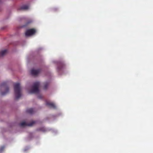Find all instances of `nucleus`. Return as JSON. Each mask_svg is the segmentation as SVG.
<instances>
[{
  "mask_svg": "<svg viewBox=\"0 0 153 153\" xmlns=\"http://www.w3.org/2000/svg\"><path fill=\"white\" fill-rule=\"evenodd\" d=\"M5 147L4 146H2L0 148V152H2L4 149Z\"/></svg>",
  "mask_w": 153,
  "mask_h": 153,
  "instance_id": "13",
  "label": "nucleus"
},
{
  "mask_svg": "<svg viewBox=\"0 0 153 153\" xmlns=\"http://www.w3.org/2000/svg\"><path fill=\"white\" fill-rule=\"evenodd\" d=\"M39 85L40 83L39 82H36L34 83L31 89L29 91V93L30 94L38 93L39 91Z\"/></svg>",
  "mask_w": 153,
  "mask_h": 153,
  "instance_id": "2",
  "label": "nucleus"
},
{
  "mask_svg": "<svg viewBox=\"0 0 153 153\" xmlns=\"http://www.w3.org/2000/svg\"><path fill=\"white\" fill-rule=\"evenodd\" d=\"M37 131H45V129L43 128H39L37 129Z\"/></svg>",
  "mask_w": 153,
  "mask_h": 153,
  "instance_id": "12",
  "label": "nucleus"
},
{
  "mask_svg": "<svg viewBox=\"0 0 153 153\" xmlns=\"http://www.w3.org/2000/svg\"><path fill=\"white\" fill-rule=\"evenodd\" d=\"M35 123V121H33L29 123H27L25 122H23L20 124V126L21 127L25 126H31Z\"/></svg>",
  "mask_w": 153,
  "mask_h": 153,
  "instance_id": "5",
  "label": "nucleus"
},
{
  "mask_svg": "<svg viewBox=\"0 0 153 153\" xmlns=\"http://www.w3.org/2000/svg\"><path fill=\"white\" fill-rule=\"evenodd\" d=\"M41 71V70L38 69L37 70L32 69L31 71V74L33 75L36 76Z\"/></svg>",
  "mask_w": 153,
  "mask_h": 153,
  "instance_id": "6",
  "label": "nucleus"
},
{
  "mask_svg": "<svg viewBox=\"0 0 153 153\" xmlns=\"http://www.w3.org/2000/svg\"><path fill=\"white\" fill-rule=\"evenodd\" d=\"M36 32V30L34 29H28L26 30L25 32V35L26 36H31L34 34Z\"/></svg>",
  "mask_w": 153,
  "mask_h": 153,
  "instance_id": "4",
  "label": "nucleus"
},
{
  "mask_svg": "<svg viewBox=\"0 0 153 153\" xmlns=\"http://www.w3.org/2000/svg\"><path fill=\"white\" fill-rule=\"evenodd\" d=\"M14 91L16 100L19 99L22 96V88L19 83L14 84Z\"/></svg>",
  "mask_w": 153,
  "mask_h": 153,
  "instance_id": "1",
  "label": "nucleus"
},
{
  "mask_svg": "<svg viewBox=\"0 0 153 153\" xmlns=\"http://www.w3.org/2000/svg\"><path fill=\"white\" fill-rule=\"evenodd\" d=\"M46 105L49 106L51 108H52L54 109L56 108V106L53 103L50 102L48 101L46 102Z\"/></svg>",
  "mask_w": 153,
  "mask_h": 153,
  "instance_id": "7",
  "label": "nucleus"
},
{
  "mask_svg": "<svg viewBox=\"0 0 153 153\" xmlns=\"http://www.w3.org/2000/svg\"><path fill=\"white\" fill-rule=\"evenodd\" d=\"M49 83L48 82H45L44 83V86L43 87V88L46 90V89L49 85Z\"/></svg>",
  "mask_w": 153,
  "mask_h": 153,
  "instance_id": "10",
  "label": "nucleus"
},
{
  "mask_svg": "<svg viewBox=\"0 0 153 153\" xmlns=\"http://www.w3.org/2000/svg\"><path fill=\"white\" fill-rule=\"evenodd\" d=\"M32 22V21L30 20H29L27 23V25L28 24L31 23Z\"/></svg>",
  "mask_w": 153,
  "mask_h": 153,
  "instance_id": "14",
  "label": "nucleus"
},
{
  "mask_svg": "<svg viewBox=\"0 0 153 153\" xmlns=\"http://www.w3.org/2000/svg\"><path fill=\"white\" fill-rule=\"evenodd\" d=\"M2 88L5 89V91L4 92H1V95H5L9 92V88L7 86L6 82H3L0 85V89Z\"/></svg>",
  "mask_w": 153,
  "mask_h": 153,
  "instance_id": "3",
  "label": "nucleus"
},
{
  "mask_svg": "<svg viewBox=\"0 0 153 153\" xmlns=\"http://www.w3.org/2000/svg\"><path fill=\"white\" fill-rule=\"evenodd\" d=\"M26 111L27 113L30 114H32L34 112V110L32 108H30L27 110Z\"/></svg>",
  "mask_w": 153,
  "mask_h": 153,
  "instance_id": "9",
  "label": "nucleus"
},
{
  "mask_svg": "<svg viewBox=\"0 0 153 153\" xmlns=\"http://www.w3.org/2000/svg\"><path fill=\"white\" fill-rule=\"evenodd\" d=\"M29 8V6L27 5H24L22 6L21 8V9L27 10Z\"/></svg>",
  "mask_w": 153,
  "mask_h": 153,
  "instance_id": "11",
  "label": "nucleus"
},
{
  "mask_svg": "<svg viewBox=\"0 0 153 153\" xmlns=\"http://www.w3.org/2000/svg\"><path fill=\"white\" fill-rule=\"evenodd\" d=\"M7 50H4L0 52V57L3 56L5 55L7 53Z\"/></svg>",
  "mask_w": 153,
  "mask_h": 153,
  "instance_id": "8",
  "label": "nucleus"
}]
</instances>
